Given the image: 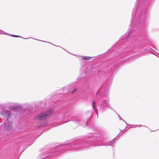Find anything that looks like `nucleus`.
I'll return each mask as SVG.
<instances>
[{
  "label": "nucleus",
  "instance_id": "1",
  "mask_svg": "<svg viewBox=\"0 0 159 159\" xmlns=\"http://www.w3.org/2000/svg\"><path fill=\"white\" fill-rule=\"evenodd\" d=\"M91 142L89 141H84L81 142L79 141H76L74 142L65 144L57 146L55 148L56 150L55 152L60 151V149L62 148H67L69 147V149L76 150L80 148H86L89 147L91 146H97L100 145H110L112 146V144H114L115 142L116 139H114L111 141L109 142L105 143V144H95L92 142V140H90Z\"/></svg>",
  "mask_w": 159,
  "mask_h": 159
},
{
  "label": "nucleus",
  "instance_id": "2",
  "mask_svg": "<svg viewBox=\"0 0 159 159\" xmlns=\"http://www.w3.org/2000/svg\"><path fill=\"white\" fill-rule=\"evenodd\" d=\"M54 112L53 109H49L47 110L45 112H42L36 116L34 117V120H43L47 119L51 114Z\"/></svg>",
  "mask_w": 159,
  "mask_h": 159
},
{
  "label": "nucleus",
  "instance_id": "3",
  "mask_svg": "<svg viewBox=\"0 0 159 159\" xmlns=\"http://www.w3.org/2000/svg\"><path fill=\"white\" fill-rule=\"evenodd\" d=\"M74 122L77 124L78 125H81L85 127L87 126L88 120H84L83 119L79 118L78 119L74 120Z\"/></svg>",
  "mask_w": 159,
  "mask_h": 159
},
{
  "label": "nucleus",
  "instance_id": "4",
  "mask_svg": "<svg viewBox=\"0 0 159 159\" xmlns=\"http://www.w3.org/2000/svg\"><path fill=\"white\" fill-rule=\"evenodd\" d=\"M1 115L5 117H6L7 119L8 118V116L10 114V111L8 110H3L1 111Z\"/></svg>",
  "mask_w": 159,
  "mask_h": 159
},
{
  "label": "nucleus",
  "instance_id": "5",
  "mask_svg": "<svg viewBox=\"0 0 159 159\" xmlns=\"http://www.w3.org/2000/svg\"><path fill=\"white\" fill-rule=\"evenodd\" d=\"M103 137L100 134H98L97 136H92L91 138L97 141H100L103 139Z\"/></svg>",
  "mask_w": 159,
  "mask_h": 159
},
{
  "label": "nucleus",
  "instance_id": "6",
  "mask_svg": "<svg viewBox=\"0 0 159 159\" xmlns=\"http://www.w3.org/2000/svg\"><path fill=\"white\" fill-rule=\"evenodd\" d=\"M8 120H6V122L5 123V128L7 130L11 129L12 127V124L11 122H7Z\"/></svg>",
  "mask_w": 159,
  "mask_h": 159
},
{
  "label": "nucleus",
  "instance_id": "7",
  "mask_svg": "<svg viewBox=\"0 0 159 159\" xmlns=\"http://www.w3.org/2000/svg\"><path fill=\"white\" fill-rule=\"evenodd\" d=\"M90 57H84L82 58V59L85 60H89L90 59Z\"/></svg>",
  "mask_w": 159,
  "mask_h": 159
},
{
  "label": "nucleus",
  "instance_id": "8",
  "mask_svg": "<svg viewBox=\"0 0 159 159\" xmlns=\"http://www.w3.org/2000/svg\"><path fill=\"white\" fill-rule=\"evenodd\" d=\"M105 97H106V99L103 100V101H102L101 103V105H102L104 103H106L107 102V99L108 98V97H107L106 96H105Z\"/></svg>",
  "mask_w": 159,
  "mask_h": 159
},
{
  "label": "nucleus",
  "instance_id": "9",
  "mask_svg": "<svg viewBox=\"0 0 159 159\" xmlns=\"http://www.w3.org/2000/svg\"><path fill=\"white\" fill-rule=\"evenodd\" d=\"M95 102L93 101V102L92 106L93 108L96 111V106H95Z\"/></svg>",
  "mask_w": 159,
  "mask_h": 159
},
{
  "label": "nucleus",
  "instance_id": "10",
  "mask_svg": "<svg viewBox=\"0 0 159 159\" xmlns=\"http://www.w3.org/2000/svg\"><path fill=\"white\" fill-rule=\"evenodd\" d=\"M59 119H62L63 118V115L62 113H60L58 115Z\"/></svg>",
  "mask_w": 159,
  "mask_h": 159
},
{
  "label": "nucleus",
  "instance_id": "11",
  "mask_svg": "<svg viewBox=\"0 0 159 159\" xmlns=\"http://www.w3.org/2000/svg\"><path fill=\"white\" fill-rule=\"evenodd\" d=\"M18 107H19L18 106H14L13 107H12V108L13 110H15L16 109H17L18 108Z\"/></svg>",
  "mask_w": 159,
  "mask_h": 159
},
{
  "label": "nucleus",
  "instance_id": "12",
  "mask_svg": "<svg viewBox=\"0 0 159 159\" xmlns=\"http://www.w3.org/2000/svg\"><path fill=\"white\" fill-rule=\"evenodd\" d=\"M138 125H132V126H133V127L131 128H134V127H140L142 125H139V126H138Z\"/></svg>",
  "mask_w": 159,
  "mask_h": 159
},
{
  "label": "nucleus",
  "instance_id": "13",
  "mask_svg": "<svg viewBox=\"0 0 159 159\" xmlns=\"http://www.w3.org/2000/svg\"><path fill=\"white\" fill-rule=\"evenodd\" d=\"M76 90H77V89H74L73 90V91H72V93H75V92H76Z\"/></svg>",
  "mask_w": 159,
  "mask_h": 159
},
{
  "label": "nucleus",
  "instance_id": "14",
  "mask_svg": "<svg viewBox=\"0 0 159 159\" xmlns=\"http://www.w3.org/2000/svg\"><path fill=\"white\" fill-rule=\"evenodd\" d=\"M157 57L159 58V54L158 53H156V54H154Z\"/></svg>",
  "mask_w": 159,
  "mask_h": 159
},
{
  "label": "nucleus",
  "instance_id": "15",
  "mask_svg": "<svg viewBox=\"0 0 159 159\" xmlns=\"http://www.w3.org/2000/svg\"><path fill=\"white\" fill-rule=\"evenodd\" d=\"M12 36H13V37H19V36H17V35H11Z\"/></svg>",
  "mask_w": 159,
  "mask_h": 159
},
{
  "label": "nucleus",
  "instance_id": "16",
  "mask_svg": "<svg viewBox=\"0 0 159 159\" xmlns=\"http://www.w3.org/2000/svg\"><path fill=\"white\" fill-rule=\"evenodd\" d=\"M43 42H46V43H48V42H45V41H43ZM50 43V44H53V45H54L53 44H52V43Z\"/></svg>",
  "mask_w": 159,
  "mask_h": 159
},
{
  "label": "nucleus",
  "instance_id": "17",
  "mask_svg": "<svg viewBox=\"0 0 159 159\" xmlns=\"http://www.w3.org/2000/svg\"><path fill=\"white\" fill-rule=\"evenodd\" d=\"M120 120H123V121H124V120L122 119L121 118H120Z\"/></svg>",
  "mask_w": 159,
  "mask_h": 159
},
{
  "label": "nucleus",
  "instance_id": "18",
  "mask_svg": "<svg viewBox=\"0 0 159 159\" xmlns=\"http://www.w3.org/2000/svg\"><path fill=\"white\" fill-rule=\"evenodd\" d=\"M96 113H97V114L98 115V112L96 111Z\"/></svg>",
  "mask_w": 159,
  "mask_h": 159
},
{
  "label": "nucleus",
  "instance_id": "19",
  "mask_svg": "<svg viewBox=\"0 0 159 159\" xmlns=\"http://www.w3.org/2000/svg\"><path fill=\"white\" fill-rule=\"evenodd\" d=\"M61 48H62V49H64L63 48H61Z\"/></svg>",
  "mask_w": 159,
  "mask_h": 159
}]
</instances>
